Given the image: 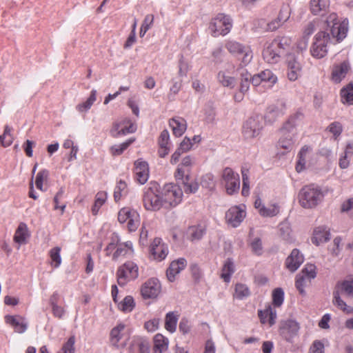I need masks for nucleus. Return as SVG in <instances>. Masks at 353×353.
<instances>
[{
	"mask_svg": "<svg viewBox=\"0 0 353 353\" xmlns=\"http://www.w3.org/2000/svg\"><path fill=\"white\" fill-rule=\"evenodd\" d=\"M289 45L290 40L286 37L276 38L270 42H267L262 53L263 59L268 63H276Z\"/></svg>",
	"mask_w": 353,
	"mask_h": 353,
	"instance_id": "nucleus-1",
	"label": "nucleus"
},
{
	"mask_svg": "<svg viewBox=\"0 0 353 353\" xmlns=\"http://www.w3.org/2000/svg\"><path fill=\"white\" fill-rule=\"evenodd\" d=\"M143 205L148 211H158L161 208H165L158 183H151L145 189L143 196Z\"/></svg>",
	"mask_w": 353,
	"mask_h": 353,
	"instance_id": "nucleus-2",
	"label": "nucleus"
},
{
	"mask_svg": "<svg viewBox=\"0 0 353 353\" xmlns=\"http://www.w3.org/2000/svg\"><path fill=\"white\" fill-rule=\"evenodd\" d=\"M233 21L230 15L219 13L209 23L208 30L213 37L227 35L232 30Z\"/></svg>",
	"mask_w": 353,
	"mask_h": 353,
	"instance_id": "nucleus-3",
	"label": "nucleus"
},
{
	"mask_svg": "<svg viewBox=\"0 0 353 353\" xmlns=\"http://www.w3.org/2000/svg\"><path fill=\"white\" fill-rule=\"evenodd\" d=\"M322 198L321 189L313 184L304 186L299 194V203L304 208L316 206Z\"/></svg>",
	"mask_w": 353,
	"mask_h": 353,
	"instance_id": "nucleus-4",
	"label": "nucleus"
},
{
	"mask_svg": "<svg viewBox=\"0 0 353 353\" xmlns=\"http://www.w3.org/2000/svg\"><path fill=\"white\" fill-rule=\"evenodd\" d=\"M165 208L175 207L182 201L183 190L181 188L175 183H167L160 190Z\"/></svg>",
	"mask_w": 353,
	"mask_h": 353,
	"instance_id": "nucleus-5",
	"label": "nucleus"
},
{
	"mask_svg": "<svg viewBox=\"0 0 353 353\" xmlns=\"http://www.w3.org/2000/svg\"><path fill=\"white\" fill-rule=\"evenodd\" d=\"M139 276V267L136 263L128 261L120 265L117 271V283L124 286L128 282L135 280Z\"/></svg>",
	"mask_w": 353,
	"mask_h": 353,
	"instance_id": "nucleus-6",
	"label": "nucleus"
},
{
	"mask_svg": "<svg viewBox=\"0 0 353 353\" xmlns=\"http://www.w3.org/2000/svg\"><path fill=\"white\" fill-rule=\"evenodd\" d=\"M330 41V34L325 31H320L314 38L310 48L311 55L316 59L325 57L328 52V44Z\"/></svg>",
	"mask_w": 353,
	"mask_h": 353,
	"instance_id": "nucleus-7",
	"label": "nucleus"
},
{
	"mask_svg": "<svg viewBox=\"0 0 353 353\" xmlns=\"http://www.w3.org/2000/svg\"><path fill=\"white\" fill-rule=\"evenodd\" d=\"M130 337L128 328L124 324L120 323L113 327L110 334V342L112 345L117 348H123L126 346Z\"/></svg>",
	"mask_w": 353,
	"mask_h": 353,
	"instance_id": "nucleus-8",
	"label": "nucleus"
},
{
	"mask_svg": "<svg viewBox=\"0 0 353 353\" xmlns=\"http://www.w3.org/2000/svg\"><path fill=\"white\" fill-rule=\"evenodd\" d=\"M118 221L120 223H126L129 232H134L140 223V216L137 211L129 208L121 209L118 213Z\"/></svg>",
	"mask_w": 353,
	"mask_h": 353,
	"instance_id": "nucleus-9",
	"label": "nucleus"
},
{
	"mask_svg": "<svg viewBox=\"0 0 353 353\" xmlns=\"http://www.w3.org/2000/svg\"><path fill=\"white\" fill-rule=\"evenodd\" d=\"M316 276V266L310 263L306 264L301 272L297 274L296 278L295 285L300 294H305V287L308 285L311 280L314 279Z\"/></svg>",
	"mask_w": 353,
	"mask_h": 353,
	"instance_id": "nucleus-10",
	"label": "nucleus"
},
{
	"mask_svg": "<svg viewBox=\"0 0 353 353\" xmlns=\"http://www.w3.org/2000/svg\"><path fill=\"white\" fill-rule=\"evenodd\" d=\"M174 179L176 181V185L182 186L185 193L192 194L195 193L198 188L199 184L191 178L190 172L176 169L174 172Z\"/></svg>",
	"mask_w": 353,
	"mask_h": 353,
	"instance_id": "nucleus-11",
	"label": "nucleus"
},
{
	"mask_svg": "<svg viewBox=\"0 0 353 353\" xmlns=\"http://www.w3.org/2000/svg\"><path fill=\"white\" fill-rule=\"evenodd\" d=\"M263 128V118L261 116L250 117L243 127V135L245 139H251L258 137Z\"/></svg>",
	"mask_w": 353,
	"mask_h": 353,
	"instance_id": "nucleus-12",
	"label": "nucleus"
},
{
	"mask_svg": "<svg viewBox=\"0 0 353 353\" xmlns=\"http://www.w3.org/2000/svg\"><path fill=\"white\" fill-rule=\"evenodd\" d=\"M300 325L294 320L288 319L280 323L279 332L286 341L293 343L294 338L299 335Z\"/></svg>",
	"mask_w": 353,
	"mask_h": 353,
	"instance_id": "nucleus-13",
	"label": "nucleus"
},
{
	"mask_svg": "<svg viewBox=\"0 0 353 353\" xmlns=\"http://www.w3.org/2000/svg\"><path fill=\"white\" fill-rule=\"evenodd\" d=\"M222 180L228 194H233L239 192L240 188L239 175L235 173L232 168H225L223 170Z\"/></svg>",
	"mask_w": 353,
	"mask_h": 353,
	"instance_id": "nucleus-14",
	"label": "nucleus"
},
{
	"mask_svg": "<svg viewBox=\"0 0 353 353\" xmlns=\"http://www.w3.org/2000/svg\"><path fill=\"white\" fill-rule=\"evenodd\" d=\"M137 130V125L129 118H123L115 121L110 131L112 137L116 138L119 136L131 134Z\"/></svg>",
	"mask_w": 353,
	"mask_h": 353,
	"instance_id": "nucleus-15",
	"label": "nucleus"
},
{
	"mask_svg": "<svg viewBox=\"0 0 353 353\" xmlns=\"http://www.w3.org/2000/svg\"><path fill=\"white\" fill-rule=\"evenodd\" d=\"M225 48L235 55H243L242 62L247 65L252 59V52L249 46H243L241 43L229 40L225 44Z\"/></svg>",
	"mask_w": 353,
	"mask_h": 353,
	"instance_id": "nucleus-16",
	"label": "nucleus"
},
{
	"mask_svg": "<svg viewBox=\"0 0 353 353\" xmlns=\"http://www.w3.org/2000/svg\"><path fill=\"white\" fill-rule=\"evenodd\" d=\"M161 285L157 279L151 278L141 286V293L144 299H154L160 294Z\"/></svg>",
	"mask_w": 353,
	"mask_h": 353,
	"instance_id": "nucleus-17",
	"label": "nucleus"
},
{
	"mask_svg": "<svg viewBox=\"0 0 353 353\" xmlns=\"http://www.w3.org/2000/svg\"><path fill=\"white\" fill-rule=\"evenodd\" d=\"M351 72V66L348 61L335 63L332 68L331 80L335 83H339Z\"/></svg>",
	"mask_w": 353,
	"mask_h": 353,
	"instance_id": "nucleus-18",
	"label": "nucleus"
},
{
	"mask_svg": "<svg viewBox=\"0 0 353 353\" xmlns=\"http://www.w3.org/2000/svg\"><path fill=\"white\" fill-rule=\"evenodd\" d=\"M254 208L259 214L263 217H272L279 214L280 207L277 203H270L265 205L262 200L257 197L254 201Z\"/></svg>",
	"mask_w": 353,
	"mask_h": 353,
	"instance_id": "nucleus-19",
	"label": "nucleus"
},
{
	"mask_svg": "<svg viewBox=\"0 0 353 353\" xmlns=\"http://www.w3.org/2000/svg\"><path fill=\"white\" fill-rule=\"evenodd\" d=\"M134 174L135 180L140 184H145L149 178V166L146 161L137 160L134 163Z\"/></svg>",
	"mask_w": 353,
	"mask_h": 353,
	"instance_id": "nucleus-20",
	"label": "nucleus"
},
{
	"mask_svg": "<svg viewBox=\"0 0 353 353\" xmlns=\"http://www.w3.org/2000/svg\"><path fill=\"white\" fill-rule=\"evenodd\" d=\"M245 217L244 208L239 206L231 207L225 214V219L232 227H237Z\"/></svg>",
	"mask_w": 353,
	"mask_h": 353,
	"instance_id": "nucleus-21",
	"label": "nucleus"
},
{
	"mask_svg": "<svg viewBox=\"0 0 353 353\" xmlns=\"http://www.w3.org/2000/svg\"><path fill=\"white\" fill-rule=\"evenodd\" d=\"M150 254L154 259L158 261L163 260L168 254V249L166 245L162 243L160 238H155L150 247Z\"/></svg>",
	"mask_w": 353,
	"mask_h": 353,
	"instance_id": "nucleus-22",
	"label": "nucleus"
},
{
	"mask_svg": "<svg viewBox=\"0 0 353 353\" xmlns=\"http://www.w3.org/2000/svg\"><path fill=\"white\" fill-rule=\"evenodd\" d=\"M286 61L288 65V78L290 81H296L300 75L301 65L297 60V58L292 54L288 55Z\"/></svg>",
	"mask_w": 353,
	"mask_h": 353,
	"instance_id": "nucleus-23",
	"label": "nucleus"
},
{
	"mask_svg": "<svg viewBox=\"0 0 353 353\" xmlns=\"http://www.w3.org/2000/svg\"><path fill=\"white\" fill-rule=\"evenodd\" d=\"M134 250L133 243L128 241L124 243H119L112 255V261H117L123 258L133 256Z\"/></svg>",
	"mask_w": 353,
	"mask_h": 353,
	"instance_id": "nucleus-24",
	"label": "nucleus"
},
{
	"mask_svg": "<svg viewBox=\"0 0 353 353\" xmlns=\"http://www.w3.org/2000/svg\"><path fill=\"white\" fill-rule=\"evenodd\" d=\"M348 31V21L344 19L342 21H336L331 27L332 37L336 39V42L342 41L347 36Z\"/></svg>",
	"mask_w": 353,
	"mask_h": 353,
	"instance_id": "nucleus-25",
	"label": "nucleus"
},
{
	"mask_svg": "<svg viewBox=\"0 0 353 353\" xmlns=\"http://www.w3.org/2000/svg\"><path fill=\"white\" fill-rule=\"evenodd\" d=\"M304 257L298 249H294L287 257L285 265L292 272H295L303 263Z\"/></svg>",
	"mask_w": 353,
	"mask_h": 353,
	"instance_id": "nucleus-26",
	"label": "nucleus"
},
{
	"mask_svg": "<svg viewBox=\"0 0 353 353\" xmlns=\"http://www.w3.org/2000/svg\"><path fill=\"white\" fill-rule=\"evenodd\" d=\"M303 117L304 115L300 110L292 114L280 128V133H283L285 135L287 132H294L296 126L303 121Z\"/></svg>",
	"mask_w": 353,
	"mask_h": 353,
	"instance_id": "nucleus-27",
	"label": "nucleus"
},
{
	"mask_svg": "<svg viewBox=\"0 0 353 353\" xmlns=\"http://www.w3.org/2000/svg\"><path fill=\"white\" fill-rule=\"evenodd\" d=\"M258 315L262 324L268 323L272 326L276 322V311L272 305L268 304L263 310H259Z\"/></svg>",
	"mask_w": 353,
	"mask_h": 353,
	"instance_id": "nucleus-28",
	"label": "nucleus"
},
{
	"mask_svg": "<svg viewBox=\"0 0 353 353\" xmlns=\"http://www.w3.org/2000/svg\"><path fill=\"white\" fill-rule=\"evenodd\" d=\"M186 260L183 258L172 261L166 271L168 279L173 282L176 276L186 267Z\"/></svg>",
	"mask_w": 353,
	"mask_h": 353,
	"instance_id": "nucleus-29",
	"label": "nucleus"
},
{
	"mask_svg": "<svg viewBox=\"0 0 353 353\" xmlns=\"http://www.w3.org/2000/svg\"><path fill=\"white\" fill-rule=\"evenodd\" d=\"M30 234L26 223L21 222L15 230L13 241L19 244H26L30 238Z\"/></svg>",
	"mask_w": 353,
	"mask_h": 353,
	"instance_id": "nucleus-30",
	"label": "nucleus"
},
{
	"mask_svg": "<svg viewBox=\"0 0 353 353\" xmlns=\"http://www.w3.org/2000/svg\"><path fill=\"white\" fill-rule=\"evenodd\" d=\"M5 322L11 325L18 333H23L27 330V324L21 316L6 315Z\"/></svg>",
	"mask_w": 353,
	"mask_h": 353,
	"instance_id": "nucleus-31",
	"label": "nucleus"
},
{
	"mask_svg": "<svg viewBox=\"0 0 353 353\" xmlns=\"http://www.w3.org/2000/svg\"><path fill=\"white\" fill-rule=\"evenodd\" d=\"M281 137L277 142L276 147L278 149L284 150V152H289L294 148L295 134L292 132H287L285 135L281 133Z\"/></svg>",
	"mask_w": 353,
	"mask_h": 353,
	"instance_id": "nucleus-32",
	"label": "nucleus"
},
{
	"mask_svg": "<svg viewBox=\"0 0 353 353\" xmlns=\"http://www.w3.org/2000/svg\"><path fill=\"white\" fill-rule=\"evenodd\" d=\"M234 70V66L230 65L226 70H221L217 74L218 81L224 87L233 88L235 85V78L230 75Z\"/></svg>",
	"mask_w": 353,
	"mask_h": 353,
	"instance_id": "nucleus-33",
	"label": "nucleus"
},
{
	"mask_svg": "<svg viewBox=\"0 0 353 353\" xmlns=\"http://www.w3.org/2000/svg\"><path fill=\"white\" fill-rule=\"evenodd\" d=\"M330 231L324 226L316 227L313 232L312 242L319 245L321 243L327 242L330 239Z\"/></svg>",
	"mask_w": 353,
	"mask_h": 353,
	"instance_id": "nucleus-34",
	"label": "nucleus"
},
{
	"mask_svg": "<svg viewBox=\"0 0 353 353\" xmlns=\"http://www.w3.org/2000/svg\"><path fill=\"white\" fill-rule=\"evenodd\" d=\"M309 6L314 15H323L330 6V0H310Z\"/></svg>",
	"mask_w": 353,
	"mask_h": 353,
	"instance_id": "nucleus-35",
	"label": "nucleus"
},
{
	"mask_svg": "<svg viewBox=\"0 0 353 353\" xmlns=\"http://www.w3.org/2000/svg\"><path fill=\"white\" fill-rule=\"evenodd\" d=\"M169 125L172 130L173 134L176 137H181L186 130V121L179 117L171 119L169 121Z\"/></svg>",
	"mask_w": 353,
	"mask_h": 353,
	"instance_id": "nucleus-36",
	"label": "nucleus"
},
{
	"mask_svg": "<svg viewBox=\"0 0 353 353\" xmlns=\"http://www.w3.org/2000/svg\"><path fill=\"white\" fill-rule=\"evenodd\" d=\"M153 353H162L168 350L169 340L161 334H157L154 337Z\"/></svg>",
	"mask_w": 353,
	"mask_h": 353,
	"instance_id": "nucleus-37",
	"label": "nucleus"
},
{
	"mask_svg": "<svg viewBox=\"0 0 353 353\" xmlns=\"http://www.w3.org/2000/svg\"><path fill=\"white\" fill-rule=\"evenodd\" d=\"M108 199V194L105 191L98 192L94 197V204L91 208V212L93 216H97L100 208L105 203Z\"/></svg>",
	"mask_w": 353,
	"mask_h": 353,
	"instance_id": "nucleus-38",
	"label": "nucleus"
},
{
	"mask_svg": "<svg viewBox=\"0 0 353 353\" xmlns=\"http://www.w3.org/2000/svg\"><path fill=\"white\" fill-rule=\"evenodd\" d=\"M179 314L176 312H170L165 315V328L170 333L176 331V325L179 320Z\"/></svg>",
	"mask_w": 353,
	"mask_h": 353,
	"instance_id": "nucleus-39",
	"label": "nucleus"
},
{
	"mask_svg": "<svg viewBox=\"0 0 353 353\" xmlns=\"http://www.w3.org/2000/svg\"><path fill=\"white\" fill-rule=\"evenodd\" d=\"M235 267L234 262L230 259H228L223 263L221 269V278L226 283H229L232 274L234 272Z\"/></svg>",
	"mask_w": 353,
	"mask_h": 353,
	"instance_id": "nucleus-40",
	"label": "nucleus"
},
{
	"mask_svg": "<svg viewBox=\"0 0 353 353\" xmlns=\"http://www.w3.org/2000/svg\"><path fill=\"white\" fill-rule=\"evenodd\" d=\"M340 95L343 104L353 105V82L343 87L341 90Z\"/></svg>",
	"mask_w": 353,
	"mask_h": 353,
	"instance_id": "nucleus-41",
	"label": "nucleus"
},
{
	"mask_svg": "<svg viewBox=\"0 0 353 353\" xmlns=\"http://www.w3.org/2000/svg\"><path fill=\"white\" fill-rule=\"evenodd\" d=\"M129 349L130 353H149L148 343L138 338L133 339Z\"/></svg>",
	"mask_w": 353,
	"mask_h": 353,
	"instance_id": "nucleus-42",
	"label": "nucleus"
},
{
	"mask_svg": "<svg viewBox=\"0 0 353 353\" xmlns=\"http://www.w3.org/2000/svg\"><path fill=\"white\" fill-rule=\"evenodd\" d=\"M61 249L60 247H54L50 250L48 255L50 257V265L52 268H58L62 262L61 256Z\"/></svg>",
	"mask_w": 353,
	"mask_h": 353,
	"instance_id": "nucleus-43",
	"label": "nucleus"
},
{
	"mask_svg": "<svg viewBox=\"0 0 353 353\" xmlns=\"http://www.w3.org/2000/svg\"><path fill=\"white\" fill-rule=\"evenodd\" d=\"M311 150V148L306 145H303L301 148L298 154L299 159L296 165V170L298 172H300L305 169L306 163V156Z\"/></svg>",
	"mask_w": 353,
	"mask_h": 353,
	"instance_id": "nucleus-44",
	"label": "nucleus"
},
{
	"mask_svg": "<svg viewBox=\"0 0 353 353\" xmlns=\"http://www.w3.org/2000/svg\"><path fill=\"white\" fill-rule=\"evenodd\" d=\"M97 94V90H92L90 92V94L89 97L87 99V100L84 102L79 103L76 106V110L81 113L87 112L88 110L91 108L92 105L96 101Z\"/></svg>",
	"mask_w": 353,
	"mask_h": 353,
	"instance_id": "nucleus-45",
	"label": "nucleus"
},
{
	"mask_svg": "<svg viewBox=\"0 0 353 353\" xmlns=\"http://www.w3.org/2000/svg\"><path fill=\"white\" fill-rule=\"evenodd\" d=\"M250 295V291L248 287L243 283H236L234 286V292L233 296L235 299L242 300Z\"/></svg>",
	"mask_w": 353,
	"mask_h": 353,
	"instance_id": "nucleus-46",
	"label": "nucleus"
},
{
	"mask_svg": "<svg viewBox=\"0 0 353 353\" xmlns=\"http://www.w3.org/2000/svg\"><path fill=\"white\" fill-rule=\"evenodd\" d=\"M12 130L11 127L6 125L3 134L0 135V143L3 148H7L13 143L14 137L12 134Z\"/></svg>",
	"mask_w": 353,
	"mask_h": 353,
	"instance_id": "nucleus-47",
	"label": "nucleus"
},
{
	"mask_svg": "<svg viewBox=\"0 0 353 353\" xmlns=\"http://www.w3.org/2000/svg\"><path fill=\"white\" fill-rule=\"evenodd\" d=\"M340 292H341V290H338V289L336 288V290L334 292V304L347 314L352 313L353 308L347 306L346 303L340 298Z\"/></svg>",
	"mask_w": 353,
	"mask_h": 353,
	"instance_id": "nucleus-48",
	"label": "nucleus"
},
{
	"mask_svg": "<svg viewBox=\"0 0 353 353\" xmlns=\"http://www.w3.org/2000/svg\"><path fill=\"white\" fill-rule=\"evenodd\" d=\"M259 74L263 83H267L269 88L272 87L277 81L276 76L270 70H265Z\"/></svg>",
	"mask_w": 353,
	"mask_h": 353,
	"instance_id": "nucleus-49",
	"label": "nucleus"
},
{
	"mask_svg": "<svg viewBox=\"0 0 353 353\" xmlns=\"http://www.w3.org/2000/svg\"><path fill=\"white\" fill-rule=\"evenodd\" d=\"M134 141L135 139L130 138L121 144L112 145L110 149V153L112 156L121 155Z\"/></svg>",
	"mask_w": 353,
	"mask_h": 353,
	"instance_id": "nucleus-50",
	"label": "nucleus"
},
{
	"mask_svg": "<svg viewBox=\"0 0 353 353\" xmlns=\"http://www.w3.org/2000/svg\"><path fill=\"white\" fill-rule=\"evenodd\" d=\"M118 303V308L123 312H130L132 311L135 306L134 300L132 296H127L123 301Z\"/></svg>",
	"mask_w": 353,
	"mask_h": 353,
	"instance_id": "nucleus-51",
	"label": "nucleus"
},
{
	"mask_svg": "<svg viewBox=\"0 0 353 353\" xmlns=\"http://www.w3.org/2000/svg\"><path fill=\"white\" fill-rule=\"evenodd\" d=\"M272 306L274 307H281L284 301V292L283 289L280 288L274 289L272 293Z\"/></svg>",
	"mask_w": 353,
	"mask_h": 353,
	"instance_id": "nucleus-52",
	"label": "nucleus"
},
{
	"mask_svg": "<svg viewBox=\"0 0 353 353\" xmlns=\"http://www.w3.org/2000/svg\"><path fill=\"white\" fill-rule=\"evenodd\" d=\"M127 192L128 190L126 183L122 180H120L117 183L114 191V198L115 201H119L123 196L127 194Z\"/></svg>",
	"mask_w": 353,
	"mask_h": 353,
	"instance_id": "nucleus-53",
	"label": "nucleus"
},
{
	"mask_svg": "<svg viewBox=\"0 0 353 353\" xmlns=\"http://www.w3.org/2000/svg\"><path fill=\"white\" fill-rule=\"evenodd\" d=\"M243 187L241 194L243 196H247L250 193V179H249V170L248 168H242L241 169Z\"/></svg>",
	"mask_w": 353,
	"mask_h": 353,
	"instance_id": "nucleus-54",
	"label": "nucleus"
},
{
	"mask_svg": "<svg viewBox=\"0 0 353 353\" xmlns=\"http://www.w3.org/2000/svg\"><path fill=\"white\" fill-rule=\"evenodd\" d=\"M189 238L191 241L199 240L205 233V230L201 226H192L188 228Z\"/></svg>",
	"mask_w": 353,
	"mask_h": 353,
	"instance_id": "nucleus-55",
	"label": "nucleus"
},
{
	"mask_svg": "<svg viewBox=\"0 0 353 353\" xmlns=\"http://www.w3.org/2000/svg\"><path fill=\"white\" fill-rule=\"evenodd\" d=\"M250 74L245 70L241 73V82L239 89L241 92L247 93L250 88Z\"/></svg>",
	"mask_w": 353,
	"mask_h": 353,
	"instance_id": "nucleus-56",
	"label": "nucleus"
},
{
	"mask_svg": "<svg viewBox=\"0 0 353 353\" xmlns=\"http://www.w3.org/2000/svg\"><path fill=\"white\" fill-rule=\"evenodd\" d=\"M336 287L338 290H341V292H344L347 295L353 296V279L339 282Z\"/></svg>",
	"mask_w": 353,
	"mask_h": 353,
	"instance_id": "nucleus-57",
	"label": "nucleus"
},
{
	"mask_svg": "<svg viewBox=\"0 0 353 353\" xmlns=\"http://www.w3.org/2000/svg\"><path fill=\"white\" fill-rule=\"evenodd\" d=\"M48 175V171L46 170H42L37 173L35 179V185L37 189L44 191L43 183L47 181Z\"/></svg>",
	"mask_w": 353,
	"mask_h": 353,
	"instance_id": "nucleus-58",
	"label": "nucleus"
},
{
	"mask_svg": "<svg viewBox=\"0 0 353 353\" xmlns=\"http://www.w3.org/2000/svg\"><path fill=\"white\" fill-rule=\"evenodd\" d=\"M64 194V189L61 188L60 190L57 192L56 195L54 197V210H60L61 213L63 214L65 211V208L66 207L65 204H63L61 205H59L60 200L62 199L63 195Z\"/></svg>",
	"mask_w": 353,
	"mask_h": 353,
	"instance_id": "nucleus-59",
	"label": "nucleus"
},
{
	"mask_svg": "<svg viewBox=\"0 0 353 353\" xmlns=\"http://www.w3.org/2000/svg\"><path fill=\"white\" fill-rule=\"evenodd\" d=\"M75 337L71 336L68 341L63 343L59 353H74Z\"/></svg>",
	"mask_w": 353,
	"mask_h": 353,
	"instance_id": "nucleus-60",
	"label": "nucleus"
},
{
	"mask_svg": "<svg viewBox=\"0 0 353 353\" xmlns=\"http://www.w3.org/2000/svg\"><path fill=\"white\" fill-rule=\"evenodd\" d=\"M194 160L191 156H186L183 158L181 163L178 165L176 169H181V170L187 171V172L191 173V168L192 166Z\"/></svg>",
	"mask_w": 353,
	"mask_h": 353,
	"instance_id": "nucleus-61",
	"label": "nucleus"
},
{
	"mask_svg": "<svg viewBox=\"0 0 353 353\" xmlns=\"http://www.w3.org/2000/svg\"><path fill=\"white\" fill-rule=\"evenodd\" d=\"M318 22L316 21L308 23L303 29L302 37L309 39L316 30Z\"/></svg>",
	"mask_w": 353,
	"mask_h": 353,
	"instance_id": "nucleus-62",
	"label": "nucleus"
},
{
	"mask_svg": "<svg viewBox=\"0 0 353 353\" xmlns=\"http://www.w3.org/2000/svg\"><path fill=\"white\" fill-rule=\"evenodd\" d=\"M119 239L118 236H115L112 238L111 242L108 244L104 251L105 252V255L108 256H112L113 255L114 252L116 250L117 245L119 244Z\"/></svg>",
	"mask_w": 353,
	"mask_h": 353,
	"instance_id": "nucleus-63",
	"label": "nucleus"
},
{
	"mask_svg": "<svg viewBox=\"0 0 353 353\" xmlns=\"http://www.w3.org/2000/svg\"><path fill=\"white\" fill-rule=\"evenodd\" d=\"M341 210L343 212H348L350 216L353 219V197L343 202Z\"/></svg>",
	"mask_w": 353,
	"mask_h": 353,
	"instance_id": "nucleus-64",
	"label": "nucleus"
}]
</instances>
